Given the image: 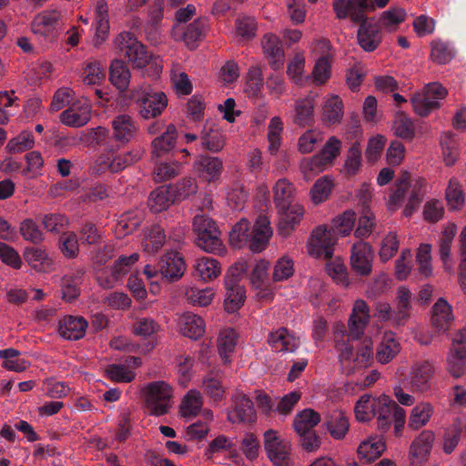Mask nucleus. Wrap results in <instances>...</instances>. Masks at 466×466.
<instances>
[{
    "instance_id": "obj_1",
    "label": "nucleus",
    "mask_w": 466,
    "mask_h": 466,
    "mask_svg": "<svg viewBox=\"0 0 466 466\" xmlns=\"http://www.w3.org/2000/svg\"><path fill=\"white\" fill-rule=\"evenodd\" d=\"M115 50L125 56L134 68L145 69L147 76L157 77L163 69L162 61L154 56L137 37L129 32H122L113 41Z\"/></svg>"
},
{
    "instance_id": "obj_2",
    "label": "nucleus",
    "mask_w": 466,
    "mask_h": 466,
    "mask_svg": "<svg viewBox=\"0 0 466 466\" xmlns=\"http://www.w3.org/2000/svg\"><path fill=\"white\" fill-rule=\"evenodd\" d=\"M426 180L423 177H417L410 181L408 172H403L395 183V188L387 202L388 208L391 211L397 210L403 203L404 196L410 189L408 202L403 210L405 217H410L419 207L424 196Z\"/></svg>"
},
{
    "instance_id": "obj_3",
    "label": "nucleus",
    "mask_w": 466,
    "mask_h": 466,
    "mask_svg": "<svg viewBox=\"0 0 466 466\" xmlns=\"http://www.w3.org/2000/svg\"><path fill=\"white\" fill-rule=\"evenodd\" d=\"M144 407L148 415L160 417L169 412L173 405L174 390L164 380H156L146 384L142 390Z\"/></svg>"
},
{
    "instance_id": "obj_4",
    "label": "nucleus",
    "mask_w": 466,
    "mask_h": 466,
    "mask_svg": "<svg viewBox=\"0 0 466 466\" xmlns=\"http://www.w3.org/2000/svg\"><path fill=\"white\" fill-rule=\"evenodd\" d=\"M339 351V362L344 373L350 375L356 370L366 368L373 360V348L370 340H363L353 346L345 342H336Z\"/></svg>"
},
{
    "instance_id": "obj_5",
    "label": "nucleus",
    "mask_w": 466,
    "mask_h": 466,
    "mask_svg": "<svg viewBox=\"0 0 466 466\" xmlns=\"http://www.w3.org/2000/svg\"><path fill=\"white\" fill-rule=\"evenodd\" d=\"M61 15L56 10H45L38 13L30 24L35 39L42 46L53 44L59 35Z\"/></svg>"
},
{
    "instance_id": "obj_6",
    "label": "nucleus",
    "mask_w": 466,
    "mask_h": 466,
    "mask_svg": "<svg viewBox=\"0 0 466 466\" xmlns=\"http://www.w3.org/2000/svg\"><path fill=\"white\" fill-rule=\"evenodd\" d=\"M193 228L198 235L197 244L206 252L223 253L225 248L220 238V231L209 218L198 215L194 218Z\"/></svg>"
},
{
    "instance_id": "obj_7",
    "label": "nucleus",
    "mask_w": 466,
    "mask_h": 466,
    "mask_svg": "<svg viewBox=\"0 0 466 466\" xmlns=\"http://www.w3.org/2000/svg\"><path fill=\"white\" fill-rule=\"evenodd\" d=\"M132 97L139 106L140 116L145 119L161 115L167 106V96L163 92L154 91L148 85L133 89Z\"/></svg>"
},
{
    "instance_id": "obj_8",
    "label": "nucleus",
    "mask_w": 466,
    "mask_h": 466,
    "mask_svg": "<svg viewBox=\"0 0 466 466\" xmlns=\"http://www.w3.org/2000/svg\"><path fill=\"white\" fill-rule=\"evenodd\" d=\"M388 403H390V398L387 395L373 397L365 394L355 404V417L359 421L363 422L377 418L378 428H380V422L385 419V414L388 412Z\"/></svg>"
},
{
    "instance_id": "obj_9",
    "label": "nucleus",
    "mask_w": 466,
    "mask_h": 466,
    "mask_svg": "<svg viewBox=\"0 0 466 466\" xmlns=\"http://www.w3.org/2000/svg\"><path fill=\"white\" fill-rule=\"evenodd\" d=\"M337 238L331 229L325 226L317 227L308 242V253L316 258H330Z\"/></svg>"
},
{
    "instance_id": "obj_10",
    "label": "nucleus",
    "mask_w": 466,
    "mask_h": 466,
    "mask_svg": "<svg viewBox=\"0 0 466 466\" xmlns=\"http://www.w3.org/2000/svg\"><path fill=\"white\" fill-rule=\"evenodd\" d=\"M264 447L274 466H284L289 457V441L280 439L278 431L268 430L264 433Z\"/></svg>"
},
{
    "instance_id": "obj_11",
    "label": "nucleus",
    "mask_w": 466,
    "mask_h": 466,
    "mask_svg": "<svg viewBox=\"0 0 466 466\" xmlns=\"http://www.w3.org/2000/svg\"><path fill=\"white\" fill-rule=\"evenodd\" d=\"M228 420L231 423H254L257 420L253 401L241 391L232 395V409L228 413Z\"/></svg>"
},
{
    "instance_id": "obj_12",
    "label": "nucleus",
    "mask_w": 466,
    "mask_h": 466,
    "mask_svg": "<svg viewBox=\"0 0 466 466\" xmlns=\"http://www.w3.org/2000/svg\"><path fill=\"white\" fill-rule=\"evenodd\" d=\"M276 208L279 215L278 232L287 237L300 223L304 216V207L297 201Z\"/></svg>"
},
{
    "instance_id": "obj_13",
    "label": "nucleus",
    "mask_w": 466,
    "mask_h": 466,
    "mask_svg": "<svg viewBox=\"0 0 466 466\" xmlns=\"http://www.w3.org/2000/svg\"><path fill=\"white\" fill-rule=\"evenodd\" d=\"M333 9L339 19L350 17L353 22H360L367 10H373L371 0H334Z\"/></svg>"
},
{
    "instance_id": "obj_14",
    "label": "nucleus",
    "mask_w": 466,
    "mask_h": 466,
    "mask_svg": "<svg viewBox=\"0 0 466 466\" xmlns=\"http://www.w3.org/2000/svg\"><path fill=\"white\" fill-rule=\"evenodd\" d=\"M370 309L368 303L362 299H356L353 302L348 320L350 335L353 339H359L362 336L370 321Z\"/></svg>"
},
{
    "instance_id": "obj_15",
    "label": "nucleus",
    "mask_w": 466,
    "mask_h": 466,
    "mask_svg": "<svg viewBox=\"0 0 466 466\" xmlns=\"http://www.w3.org/2000/svg\"><path fill=\"white\" fill-rule=\"evenodd\" d=\"M435 372L434 365L430 360L414 362L409 372V383L415 391L425 392L431 387V380Z\"/></svg>"
},
{
    "instance_id": "obj_16",
    "label": "nucleus",
    "mask_w": 466,
    "mask_h": 466,
    "mask_svg": "<svg viewBox=\"0 0 466 466\" xmlns=\"http://www.w3.org/2000/svg\"><path fill=\"white\" fill-rule=\"evenodd\" d=\"M91 119V105L87 99H79L74 102L60 115V121L71 127H81Z\"/></svg>"
},
{
    "instance_id": "obj_17",
    "label": "nucleus",
    "mask_w": 466,
    "mask_h": 466,
    "mask_svg": "<svg viewBox=\"0 0 466 466\" xmlns=\"http://www.w3.org/2000/svg\"><path fill=\"white\" fill-rule=\"evenodd\" d=\"M373 251L371 246L362 240L357 241L351 247L350 265L355 272L368 276L371 272Z\"/></svg>"
},
{
    "instance_id": "obj_18",
    "label": "nucleus",
    "mask_w": 466,
    "mask_h": 466,
    "mask_svg": "<svg viewBox=\"0 0 466 466\" xmlns=\"http://www.w3.org/2000/svg\"><path fill=\"white\" fill-rule=\"evenodd\" d=\"M434 441L435 434L431 430L422 431L412 441L409 450V455L412 466H418L428 461Z\"/></svg>"
},
{
    "instance_id": "obj_19",
    "label": "nucleus",
    "mask_w": 466,
    "mask_h": 466,
    "mask_svg": "<svg viewBox=\"0 0 466 466\" xmlns=\"http://www.w3.org/2000/svg\"><path fill=\"white\" fill-rule=\"evenodd\" d=\"M273 230L270 227V221L266 216H259L252 229L248 241L249 249L252 252L259 253L263 251L272 237Z\"/></svg>"
},
{
    "instance_id": "obj_20",
    "label": "nucleus",
    "mask_w": 466,
    "mask_h": 466,
    "mask_svg": "<svg viewBox=\"0 0 466 466\" xmlns=\"http://www.w3.org/2000/svg\"><path fill=\"white\" fill-rule=\"evenodd\" d=\"M273 230L270 227V221L266 216H259L252 229L248 241L249 249L252 252L259 253L263 251L272 237Z\"/></svg>"
},
{
    "instance_id": "obj_21",
    "label": "nucleus",
    "mask_w": 466,
    "mask_h": 466,
    "mask_svg": "<svg viewBox=\"0 0 466 466\" xmlns=\"http://www.w3.org/2000/svg\"><path fill=\"white\" fill-rule=\"evenodd\" d=\"M224 166L217 157L199 156L194 162L193 169L197 176L208 183L217 181L223 171Z\"/></svg>"
},
{
    "instance_id": "obj_22",
    "label": "nucleus",
    "mask_w": 466,
    "mask_h": 466,
    "mask_svg": "<svg viewBox=\"0 0 466 466\" xmlns=\"http://www.w3.org/2000/svg\"><path fill=\"white\" fill-rule=\"evenodd\" d=\"M111 127L112 138L121 146L133 139L137 131V122L127 114L115 116L111 121Z\"/></svg>"
},
{
    "instance_id": "obj_23",
    "label": "nucleus",
    "mask_w": 466,
    "mask_h": 466,
    "mask_svg": "<svg viewBox=\"0 0 466 466\" xmlns=\"http://www.w3.org/2000/svg\"><path fill=\"white\" fill-rule=\"evenodd\" d=\"M457 232V227L454 223H447L439 238L438 252L443 268L446 272L451 273L453 263L451 258V246Z\"/></svg>"
},
{
    "instance_id": "obj_24",
    "label": "nucleus",
    "mask_w": 466,
    "mask_h": 466,
    "mask_svg": "<svg viewBox=\"0 0 466 466\" xmlns=\"http://www.w3.org/2000/svg\"><path fill=\"white\" fill-rule=\"evenodd\" d=\"M159 271L169 281L178 280L186 271L183 257L177 252H167L159 262Z\"/></svg>"
},
{
    "instance_id": "obj_25",
    "label": "nucleus",
    "mask_w": 466,
    "mask_h": 466,
    "mask_svg": "<svg viewBox=\"0 0 466 466\" xmlns=\"http://www.w3.org/2000/svg\"><path fill=\"white\" fill-rule=\"evenodd\" d=\"M261 46L270 66L275 70L280 68L284 64V49L279 37L268 33L262 37Z\"/></svg>"
},
{
    "instance_id": "obj_26",
    "label": "nucleus",
    "mask_w": 466,
    "mask_h": 466,
    "mask_svg": "<svg viewBox=\"0 0 466 466\" xmlns=\"http://www.w3.org/2000/svg\"><path fill=\"white\" fill-rule=\"evenodd\" d=\"M401 347L396 335L391 331L384 332L379 342L375 358L380 364L390 363L400 352Z\"/></svg>"
},
{
    "instance_id": "obj_27",
    "label": "nucleus",
    "mask_w": 466,
    "mask_h": 466,
    "mask_svg": "<svg viewBox=\"0 0 466 466\" xmlns=\"http://www.w3.org/2000/svg\"><path fill=\"white\" fill-rule=\"evenodd\" d=\"M268 342L272 349L279 352H294L300 340L286 328H279L268 335Z\"/></svg>"
},
{
    "instance_id": "obj_28",
    "label": "nucleus",
    "mask_w": 466,
    "mask_h": 466,
    "mask_svg": "<svg viewBox=\"0 0 466 466\" xmlns=\"http://www.w3.org/2000/svg\"><path fill=\"white\" fill-rule=\"evenodd\" d=\"M344 116V104L337 95H329L324 98L321 120L326 126L341 123Z\"/></svg>"
},
{
    "instance_id": "obj_29",
    "label": "nucleus",
    "mask_w": 466,
    "mask_h": 466,
    "mask_svg": "<svg viewBox=\"0 0 466 466\" xmlns=\"http://www.w3.org/2000/svg\"><path fill=\"white\" fill-rule=\"evenodd\" d=\"M139 259V254L135 252L129 256L120 257L114 264L111 269V277L109 279H103L101 276H98L99 284L106 288H113L118 279L128 273L133 265L136 264Z\"/></svg>"
},
{
    "instance_id": "obj_30",
    "label": "nucleus",
    "mask_w": 466,
    "mask_h": 466,
    "mask_svg": "<svg viewBox=\"0 0 466 466\" xmlns=\"http://www.w3.org/2000/svg\"><path fill=\"white\" fill-rule=\"evenodd\" d=\"M95 28L96 33L93 41L95 46H99L107 38L110 29L108 5L105 0H99L96 3L95 11Z\"/></svg>"
},
{
    "instance_id": "obj_31",
    "label": "nucleus",
    "mask_w": 466,
    "mask_h": 466,
    "mask_svg": "<svg viewBox=\"0 0 466 466\" xmlns=\"http://www.w3.org/2000/svg\"><path fill=\"white\" fill-rule=\"evenodd\" d=\"M177 325L180 333L192 339H198L205 333L206 325L204 319L191 312L182 314L178 319Z\"/></svg>"
},
{
    "instance_id": "obj_32",
    "label": "nucleus",
    "mask_w": 466,
    "mask_h": 466,
    "mask_svg": "<svg viewBox=\"0 0 466 466\" xmlns=\"http://www.w3.org/2000/svg\"><path fill=\"white\" fill-rule=\"evenodd\" d=\"M386 443L382 436H370L363 440L357 450L360 460L371 462L382 455Z\"/></svg>"
},
{
    "instance_id": "obj_33",
    "label": "nucleus",
    "mask_w": 466,
    "mask_h": 466,
    "mask_svg": "<svg viewBox=\"0 0 466 466\" xmlns=\"http://www.w3.org/2000/svg\"><path fill=\"white\" fill-rule=\"evenodd\" d=\"M177 134L174 125H168L164 133L157 137L151 142V156L153 158H160L168 154L176 145Z\"/></svg>"
},
{
    "instance_id": "obj_34",
    "label": "nucleus",
    "mask_w": 466,
    "mask_h": 466,
    "mask_svg": "<svg viewBox=\"0 0 466 466\" xmlns=\"http://www.w3.org/2000/svg\"><path fill=\"white\" fill-rule=\"evenodd\" d=\"M24 258L37 272H49L54 268V260L44 248H26L24 251Z\"/></svg>"
},
{
    "instance_id": "obj_35",
    "label": "nucleus",
    "mask_w": 466,
    "mask_h": 466,
    "mask_svg": "<svg viewBox=\"0 0 466 466\" xmlns=\"http://www.w3.org/2000/svg\"><path fill=\"white\" fill-rule=\"evenodd\" d=\"M86 327L84 318L66 316L59 322V334L66 339L76 340L85 336Z\"/></svg>"
},
{
    "instance_id": "obj_36",
    "label": "nucleus",
    "mask_w": 466,
    "mask_h": 466,
    "mask_svg": "<svg viewBox=\"0 0 466 466\" xmlns=\"http://www.w3.org/2000/svg\"><path fill=\"white\" fill-rule=\"evenodd\" d=\"M454 318L451 305L443 299H439L432 308L431 324L439 331L448 330Z\"/></svg>"
},
{
    "instance_id": "obj_37",
    "label": "nucleus",
    "mask_w": 466,
    "mask_h": 466,
    "mask_svg": "<svg viewBox=\"0 0 466 466\" xmlns=\"http://www.w3.org/2000/svg\"><path fill=\"white\" fill-rule=\"evenodd\" d=\"M357 37L359 45L367 52L374 51L381 42L379 26L369 22L360 25Z\"/></svg>"
},
{
    "instance_id": "obj_38",
    "label": "nucleus",
    "mask_w": 466,
    "mask_h": 466,
    "mask_svg": "<svg viewBox=\"0 0 466 466\" xmlns=\"http://www.w3.org/2000/svg\"><path fill=\"white\" fill-rule=\"evenodd\" d=\"M166 243V234L159 225H153L144 229L141 245L144 252L156 254Z\"/></svg>"
},
{
    "instance_id": "obj_39",
    "label": "nucleus",
    "mask_w": 466,
    "mask_h": 466,
    "mask_svg": "<svg viewBox=\"0 0 466 466\" xmlns=\"http://www.w3.org/2000/svg\"><path fill=\"white\" fill-rule=\"evenodd\" d=\"M328 431L335 440H342L350 429L349 420L343 411L335 410L329 412L325 421Z\"/></svg>"
},
{
    "instance_id": "obj_40",
    "label": "nucleus",
    "mask_w": 466,
    "mask_h": 466,
    "mask_svg": "<svg viewBox=\"0 0 466 466\" xmlns=\"http://www.w3.org/2000/svg\"><path fill=\"white\" fill-rule=\"evenodd\" d=\"M193 268L197 276L205 282L211 281L221 274L220 263L209 257L197 258Z\"/></svg>"
},
{
    "instance_id": "obj_41",
    "label": "nucleus",
    "mask_w": 466,
    "mask_h": 466,
    "mask_svg": "<svg viewBox=\"0 0 466 466\" xmlns=\"http://www.w3.org/2000/svg\"><path fill=\"white\" fill-rule=\"evenodd\" d=\"M202 146L211 151L219 152L226 144L223 131L217 125H205L201 134Z\"/></svg>"
},
{
    "instance_id": "obj_42",
    "label": "nucleus",
    "mask_w": 466,
    "mask_h": 466,
    "mask_svg": "<svg viewBox=\"0 0 466 466\" xmlns=\"http://www.w3.org/2000/svg\"><path fill=\"white\" fill-rule=\"evenodd\" d=\"M434 413L433 406L428 401L417 403L411 410L408 426L410 429L417 431L426 426Z\"/></svg>"
},
{
    "instance_id": "obj_43",
    "label": "nucleus",
    "mask_w": 466,
    "mask_h": 466,
    "mask_svg": "<svg viewBox=\"0 0 466 466\" xmlns=\"http://www.w3.org/2000/svg\"><path fill=\"white\" fill-rule=\"evenodd\" d=\"M81 79L86 86L101 85L106 79L105 66L97 60H86L82 68Z\"/></svg>"
},
{
    "instance_id": "obj_44",
    "label": "nucleus",
    "mask_w": 466,
    "mask_h": 466,
    "mask_svg": "<svg viewBox=\"0 0 466 466\" xmlns=\"http://www.w3.org/2000/svg\"><path fill=\"white\" fill-rule=\"evenodd\" d=\"M174 202L169 187L161 186L153 190L148 197L147 206L153 213L167 210Z\"/></svg>"
},
{
    "instance_id": "obj_45",
    "label": "nucleus",
    "mask_w": 466,
    "mask_h": 466,
    "mask_svg": "<svg viewBox=\"0 0 466 466\" xmlns=\"http://www.w3.org/2000/svg\"><path fill=\"white\" fill-rule=\"evenodd\" d=\"M204 399L200 391L197 390H188L180 402V415L184 418L198 416L201 411Z\"/></svg>"
},
{
    "instance_id": "obj_46",
    "label": "nucleus",
    "mask_w": 466,
    "mask_h": 466,
    "mask_svg": "<svg viewBox=\"0 0 466 466\" xmlns=\"http://www.w3.org/2000/svg\"><path fill=\"white\" fill-rule=\"evenodd\" d=\"M432 247L428 243H421L415 250L416 269L420 276L428 279L432 276Z\"/></svg>"
},
{
    "instance_id": "obj_47",
    "label": "nucleus",
    "mask_w": 466,
    "mask_h": 466,
    "mask_svg": "<svg viewBox=\"0 0 466 466\" xmlns=\"http://www.w3.org/2000/svg\"><path fill=\"white\" fill-rule=\"evenodd\" d=\"M273 200L275 207L281 208L286 204L297 202L294 185L286 178L279 179L273 187Z\"/></svg>"
},
{
    "instance_id": "obj_48",
    "label": "nucleus",
    "mask_w": 466,
    "mask_h": 466,
    "mask_svg": "<svg viewBox=\"0 0 466 466\" xmlns=\"http://www.w3.org/2000/svg\"><path fill=\"white\" fill-rule=\"evenodd\" d=\"M215 290L207 287L199 289L195 286L185 288L184 296L188 304L193 307H207L215 298Z\"/></svg>"
},
{
    "instance_id": "obj_49",
    "label": "nucleus",
    "mask_w": 466,
    "mask_h": 466,
    "mask_svg": "<svg viewBox=\"0 0 466 466\" xmlns=\"http://www.w3.org/2000/svg\"><path fill=\"white\" fill-rule=\"evenodd\" d=\"M130 71L122 60L115 59L110 65L109 80L119 91L127 89L130 82Z\"/></svg>"
},
{
    "instance_id": "obj_50",
    "label": "nucleus",
    "mask_w": 466,
    "mask_h": 466,
    "mask_svg": "<svg viewBox=\"0 0 466 466\" xmlns=\"http://www.w3.org/2000/svg\"><path fill=\"white\" fill-rule=\"evenodd\" d=\"M207 21L204 18H197L189 24L182 35V40L189 49H195L205 35Z\"/></svg>"
},
{
    "instance_id": "obj_51",
    "label": "nucleus",
    "mask_w": 466,
    "mask_h": 466,
    "mask_svg": "<svg viewBox=\"0 0 466 466\" xmlns=\"http://www.w3.org/2000/svg\"><path fill=\"white\" fill-rule=\"evenodd\" d=\"M238 333L230 328L222 329L218 337V350L225 363L230 361L229 357L234 352L238 343Z\"/></svg>"
},
{
    "instance_id": "obj_52",
    "label": "nucleus",
    "mask_w": 466,
    "mask_h": 466,
    "mask_svg": "<svg viewBox=\"0 0 466 466\" xmlns=\"http://www.w3.org/2000/svg\"><path fill=\"white\" fill-rule=\"evenodd\" d=\"M319 421V413L312 409H305L295 416L293 426L298 434H304L312 431Z\"/></svg>"
},
{
    "instance_id": "obj_53",
    "label": "nucleus",
    "mask_w": 466,
    "mask_h": 466,
    "mask_svg": "<svg viewBox=\"0 0 466 466\" xmlns=\"http://www.w3.org/2000/svg\"><path fill=\"white\" fill-rule=\"evenodd\" d=\"M226 298L224 301L225 309L229 313L238 311L245 301V289L240 285H225Z\"/></svg>"
},
{
    "instance_id": "obj_54",
    "label": "nucleus",
    "mask_w": 466,
    "mask_h": 466,
    "mask_svg": "<svg viewBox=\"0 0 466 466\" xmlns=\"http://www.w3.org/2000/svg\"><path fill=\"white\" fill-rule=\"evenodd\" d=\"M19 356L20 351L13 348L0 350V358L4 359L3 367L8 370L22 372L29 367V361Z\"/></svg>"
},
{
    "instance_id": "obj_55",
    "label": "nucleus",
    "mask_w": 466,
    "mask_h": 466,
    "mask_svg": "<svg viewBox=\"0 0 466 466\" xmlns=\"http://www.w3.org/2000/svg\"><path fill=\"white\" fill-rule=\"evenodd\" d=\"M202 388L206 395L214 402H219L225 398L226 390L222 381L212 373L203 379Z\"/></svg>"
},
{
    "instance_id": "obj_56",
    "label": "nucleus",
    "mask_w": 466,
    "mask_h": 466,
    "mask_svg": "<svg viewBox=\"0 0 466 466\" xmlns=\"http://www.w3.org/2000/svg\"><path fill=\"white\" fill-rule=\"evenodd\" d=\"M170 78L176 92L179 95H188L192 91V85L187 73L177 63L172 65Z\"/></svg>"
},
{
    "instance_id": "obj_57",
    "label": "nucleus",
    "mask_w": 466,
    "mask_h": 466,
    "mask_svg": "<svg viewBox=\"0 0 466 466\" xmlns=\"http://www.w3.org/2000/svg\"><path fill=\"white\" fill-rule=\"evenodd\" d=\"M410 102L414 112L420 116H426L432 110L440 107V103L437 100H432L424 90L420 93H416Z\"/></svg>"
},
{
    "instance_id": "obj_58",
    "label": "nucleus",
    "mask_w": 466,
    "mask_h": 466,
    "mask_svg": "<svg viewBox=\"0 0 466 466\" xmlns=\"http://www.w3.org/2000/svg\"><path fill=\"white\" fill-rule=\"evenodd\" d=\"M182 164L177 160L158 163L153 172L156 182H163L171 179L181 173Z\"/></svg>"
},
{
    "instance_id": "obj_59",
    "label": "nucleus",
    "mask_w": 466,
    "mask_h": 466,
    "mask_svg": "<svg viewBox=\"0 0 466 466\" xmlns=\"http://www.w3.org/2000/svg\"><path fill=\"white\" fill-rule=\"evenodd\" d=\"M313 103L310 99H300L295 103L294 123L299 127L309 126L313 121Z\"/></svg>"
},
{
    "instance_id": "obj_60",
    "label": "nucleus",
    "mask_w": 466,
    "mask_h": 466,
    "mask_svg": "<svg viewBox=\"0 0 466 466\" xmlns=\"http://www.w3.org/2000/svg\"><path fill=\"white\" fill-rule=\"evenodd\" d=\"M411 291L405 286H400L397 289V312L395 319L398 323L405 320L409 317L411 309Z\"/></svg>"
},
{
    "instance_id": "obj_61",
    "label": "nucleus",
    "mask_w": 466,
    "mask_h": 466,
    "mask_svg": "<svg viewBox=\"0 0 466 466\" xmlns=\"http://www.w3.org/2000/svg\"><path fill=\"white\" fill-rule=\"evenodd\" d=\"M440 144L446 166L454 165L459 157L458 143L455 137L451 133H444L441 137Z\"/></svg>"
},
{
    "instance_id": "obj_62",
    "label": "nucleus",
    "mask_w": 466,
    "mask_h": 466,
    "mask_svg": "<svg viewBox=\"0 0 466 466\" xmlns=\"http://www.w3.org/2000/svg\"><path fill=\"white\" fill-rule=\"evenodd\" d=\"M392 130L397 137L403 139H411L415 134L411 119L403 112L395 115Z\"/></svg>"
},
{
    "instance_id": "obj_63",
    "label": "nucleus",
    "mask_w": 466,
    "mask_h": 466,
    "mask_svg": "<svg viewBox=\"0 0 466 466\" xmlns=\"http://www.w3.org/2000/svg\"><path fill=\"white\" fill-rule=\"evenodd\" d=\"M142 222V214L139 211H130L123 214L116 225L118 235H128L135 231Z\"/></svg>"
},
{
    "instance_id": "obj_64",
    "label": "nucleus",
    "mask_w": 466,
    "mask_h": 466,
    "mask_svg": "<svg viewBox=\"0 0 466 466\" xmlns=\"http://www.w3.org/2000/svg\"><path fill=\"white\" fill-rule=\"evenodd\" d=\"M250 235L249 222L247 219H241L234 225L229 234L230 244L237 248L248 245Z\"/></svg>"
}]
</instances>
